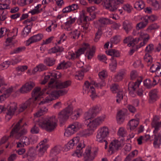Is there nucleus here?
Here are the masks:
<instances>
[{"label":"nucleus","mask_w":161,"mask_h":161,"mask_svg":"<svg viewBox=\"0 0 161 161\" xmlns=\"http://www.w3.org/2000/svg\"><path fill=\"white\" fill-rule=\"evenodd\" d=\"M123 92L122 90L117 93L116 102L117 103H120V101L123 99Z\"/></svg>","instance_id":"3c124183"},{"label":"nucleus","mask_w":161,"mask_h":161,"mask_svg":"<svg viewBox=\"0 0 161 161\" xmlns=\"http://www.w3.org/2000/svg\"><path fill=\"white\" fill-rule=\"evenodd\" d=\"M155 136L156 137L154 138L153 145L155 148H159L161 144V141L158 140L156 138L157 136Z\"/></svg>","instance_id":"680f3d73"},{"label":"nucleus","mask_w":161,"mask_h":161,"mask_svg":"<svg viewBox=\"0 0 161 161\" xmlns=\"http://www.w3.org/2000/svg\"><path fill=\"white\" fill-rule=\"evenodd\" d=\"M123 8L124 10L127 11L128 13H130L132 9L133 8L128 3L124 5Z\"/></svg>","instance_id":"4d7b16f0"},{"label":"nucleus","mask_w":161,"mask_h":161,"mask_svg":"<svg viewBox=\"0 0 161 161\" xmlns=\"http://www.w3.org/2000/svg\"><path fill=\"white\" fill-rule=\"evenodd\" d=\"M93 132L94 131L88 127L87 129L80 131V134L81 136L86 137L92 135Z\"/></svg>","instance_id":"7c9ffc66"},{"label":"nucleus","mask_w":161,"mask_h":161,"mask_svg":"<svg viewBox=\"0 0 161 161\" xmlns=\"http://www.w3.org/2000/svg\"><path fill=\"white\" fill-rule=\"evenodd\" d=\"M102 123V118L101 117H97L91 121H90L88 126L94 131L97 127L100 125Z\"/></svg>","instance_id":"f3484780"},{"label":"nucleus","mask_w":161,"mask_h":161,"mask_svg":"<svg viewBox=\"0 0 161 161\" xmlns=\"http://www.w3.org/2000/svg\"><path fill=\"white\" fill-rule=\"evenodd\" d=\"M99 79L98 80V82L96 83L95 82L92 81L89 83L87 81H86L83 86V89L85 90V93H87L91 97L92 100L94 99L97 96L94 87L91 86L92 85L94 84L97 86H100L101 88L105 85L104 79L107 76V72L105 70H103L100 72L98 74Z\"/></svg>","instance_id":"f257e3e1"},{"label":"nucleus","mask_w":161,"mask_h":161,"mask_svg":"<svg viewBox=\"0 0 161 161\" xmlns=\"http://www.w3.org/2000/svg\"><path fill=\"white\" fill-rule=\"evenodd\" d=\"M118 135L119 136L121 137H124L126 135V132L124 128H120L118 132Z\"/></svg>","instance_id":"603ef678"},{"label":"nucleus","mask_w":161,"mask_h":161,"mask_svg":"<svg viewBox=\"0 0 161 161\" xmlns=\"http://www.w3.org/2000/svg\"><path fill=\"white\" fill-rule=\"evenodd\" d=\"M95 48L94 47H93L91 50L86 53L87 57L88 59H91L95 53Z\"/></svg>","instance_id":"09e8293b"},{"label":"nucleus","mask_w":161,"mask_h":161,"mask_svg":"<svg viewBox=\"0 0 161 161\" xmlns=\"http://www.w3.org/2000/svg\"><path fill=\"white\" fill-rule=\"evenodd\" d=\"M125 73L126 71L125 69H122L120 70L117 74L115 76L114 79V81L118 82L121 80Z\"/></svg>","instance_id":"bb28decb"},{"label":"nucleus","mask_w":161,"mask_h":161,"mask_svg":"<svg viewBox=\"0 0 161 161\" xmlns=\"http://www.w3.org/2000/svg\"><path fill=\"white\" fill-rule=\"evenodd\" d=\"M23 158H26L28 161H32L34 159V156L31 155L30 152L28 153L26 155L23 156Z\"/></svg>","instance_id":"e2e57ef3"},{"label":"nucleus","mask_w":161,"mask_h":161,"mask_svg":"<svg viewBox=\"0 0 161 161\" xmlns=\"http://www.w3.org/2000/svg\"><path fill=\"white\" fill-rule=\"evenodd\" d=\"M104 7L111 12L115 11L118 8L116 0H103L102 3Z\"/></svg>","instance_id":"9d476101"},{"label":"nucleus","mask_w":161,"mask_h":161,"mask_svg":"<svg viewBox=\"0 0 161 161\" xmlns=\"http://www.w3.org/2000/svg\"><path fill=\"white\" fill-rule=\"evenodd\" d=\"M120 41L119 36H115L113 38H111L110 42L112 43L117 44Z\"/></svg>","instance_id":"13d9d810"},{"label":"nucleus","mask_w":161,"mask_h":161,"mask_svg":"<svg viewBox=\"0 0 161 161\" xmlns=\"http://www.w3.org/2000/svg\"><path fill=\"white\" fill-rule=\"evenodd\" d=\"M160 69H161V67L159 66L153 64L150 68V71L152 73L156 72L157 73H158V71H159Z\"/></svg>","instance_id":"8fccbe9b"},{"label":"nucleus","mask_w":161,"mask_h":161,"mask_svg":"<svg viewBox=\"0 0 161 161\" xmlns=\"http://www.w3.org/2000/svg\"><path fill=\"white\" fill-rule=\"evenodd\" d=\"M17 109V103L13 102L11 103L6 108V114L5 117L6 119L9 120L14 114L16 110Z\"/></svg>","instance_id":"9b49d317"},{"label":"nucleus","mask_w":161,"mask_h":161,"mask_svg":"<svg viewBox=\"0 0 161 161\" xmlns=\"http://www.w3.org/2000/svg\"><path fill=\"white\" fill-rule=\"evenodd\" d=\"M71 65V64L69 62H66L64 61L60 63L57 66L56 68L57 69H64L69 67Z\"/></svg>","instance_id":"473e14b6"},{"label":"nucleus","mask_w":161,"mask_h":161,"mask_svg":"<svg viewBox=\"0 0 161 161\" xmlns=\"http://www.w3.org/2000/svg\"><path fill=\"white\" fill-rule=\"evenodd\" d=\"M39 129L36 125H34L31 129L30 132L33 134H36L39 133Z\"/></svg>","instance_id":"052dcab7"},{"label":"nucleus","mask_w":161,"mask_h":161,"mask_svg":"<svg viewBox=\"0 0 161 161\" xmlns=\"http://www.w3.org/2000/svg\"><path fill=\"white\" fill-rule=\"evenodd\" d=\"M121 146V143L120 141L118 140H113L109 145V152H111V153L113 154L118 151Z\"/></svg>","instance_id":"dca6fc26"},{"label":"nucleus","mask_w":161,"mask_h":161,"mask_svg":"<svg viewBox=\"0 0 161 161\" xmlns=\"http://www.w3.org/2000/svg\"><path fill=\"white\" fill-rule=\"evenodd\" d=\"M106 53L108 55L111 56V57L116 58L120 56L119 52L117 50L115 49H111L109 51H106Z\"/></svg>","instance_id":"e433bc0d"},{"label":"nucleus","mask_w":161,"mask_h":161,"mask_svg":"<svg viewBox=\"0 0 161 161\" xmlns=\"http://www.w3.org/2000/svg\"><path fill=\"white\" fill-rule=\"evenodd\" d=\"M82 109H76L73 112L72 111V113L71 118L73 119H76L81 115L82 113Z\"/></svg>","instance_id":"72a5a7b5"},{"label":"nucleus","mask_w":161,"mask_h":161,"mask_svg":"<svg viewBox=\"0 0 161 161\" xmlns=\"http://www.w3.org/2000/svg\"><path fill=\"white\" fill-rule=\"evenodd\" d=\"M84 73L82 71H79L75 76L76 78L79 80H82L83 77Z\"/></svg>","instance_id":"338daca9"},{"label":"nucleus","mask_w":161,"mask_h":161,"mask_svg":"<svg viewBox=\"0 0 161 161\" xmlns=\"http://www.w3.org/2000/svg\"><path fill=\"white\" fill-rule=\"evenodd\" d=\"M159 119V117L158 116H155L152 122V126L154 128L153 131V133H157L160 128H161V121H158Z\"/></svg>","instance_id":"6ab92c4d"},{"label":"nucleus","mask_w":161,"mask_h":161,"mask_svg":"<svg viewBox=\"0 0 161 161\" xmlns=\"http://www.w3.org/2000/svg\"><path fill=\"white\" fill-rule=\"evenodd\" d=\"M53 98H47L45 100L41 101L39 103V109L37 112L34 114L35 117H38L45 114L47 111V109L46 106L47 105V103L49 101H51Z\"/></svg>","instance_id":"0eeeda50"},{"label":"nucleus","mask_w":161,"mask_h":161,"mask_svg":"<svg viewBox=\"0 0 161 161\" xmlns=\"http://www.w3.org/2000/svg\"><path fill=\"white\" fill-rule=\"evenodd\" d=\"M139 122L138 120L132 119L130 120L127 125L128 130L130 129V130L134 129L138 125Z\"/></svg>","instance_id":"a878e982"},{"label":"nucleus","mask_w":161,"mask_h":161,"mask_svg":"<svg viewBox=\"0 0 161 161\" xmlns=\"http://www.w3.org/2000/svg\"><path fill=\"white\" fill-rule=\"evenodd\" d=\"M157 90L154 89L151 90L149 93L150 100V102L152 103L155 101L158 98Z\"/></svg>","instance_id":"393cba45"},{"label":"nucleus","mask_w":161,"mask_h":161,"mask_svg":"<svg viewBox=\"0 0 161 161\" xmlns=\"http://www.w3.org/2000/svg\"><path fill=\"white\" fill-rule=\"evenodd\" d=\"M61 149L62 147L59 145L55 147L51 150L50 153V156L52 157L56 156L60 152Z\"/></svg>","instance_id":"cd10ccee"},{"label":"nucleus","mask_w":161,"mask_h":161,"mask_svg":"<svg viewBox=\"0 0 161 161\" xmlns=\"http://www.w3.org/2000/svg\"><path fill=\"white\" fill-rule=\"evenodd\" d=\"M42 95L41 92V88L39 87H36L33 90L31 93L32 97L34 99V103L36 100H39L40 98H41V96Z\"/></svg>","instance_id":"a211bd4d"},{"label":"nucleus","mask_w":161,"mask_h":161,"mask_svg":"<svg viewBox=\"0 0 161 161\" xmlns=\"http://www.w3.org/2000/svg\"><path fill=\"white\" fill-rule=\"evenodd\" d=\"M57 120L55 116L49 118H42L39 119V126L47 131L51 132L53 131L57 125Z\"/></svg>","instance_id":"f03ea898"},{"label":"nucleus","mask_w":161,"mask_h":161,"mask_svg":"<svg viewBox=\"0 0 161 161\" xmlns=\"http://www.w3.org/2000/svg\"><path fill=\"white\" fill-rule=\"evenodd\" d=\"M98 21L102 25H108L111 23L110 20L105 18H100L98 19Z\"/></svg>","instance_id":"49530a36"},{"label":"nucleus","mask_w":161,"mask_h":161,"mask_svg":"<svg viewBox=\"0 0 161 161\" xmlns=\"http://www.w3.org/2000/svg\"><path fill=\"white\" fill-rule=\"evenodd\" d=\"M25 49V47H18L15 48L12 51L11 53V54L13 53H18L22 51H24Z\"/></svg>","instance_id":"864d4df0"},{"label":"nucleus","mask_w":161,"mask_h":161,"mask_svg":"<svg viewBox=\"0 0 161 161\" xmlns=\"http://www.w3.org/2000/svg\"><path fill=\"white\" fill-rule=\"evenodd\" d=\"M143 21L137 24V28L138 29H140L145 27L147 25L148 23V20L147 19L146 17L143 18Z\"/></svg>","instance_id":"4c0bfd02"},{"label":"nucleus","mask_w":161,"mask_h":161,"mask_svg":"<svg viewBox=\"0 0 161 161\" xmlns=\"http://www.w3.org/2000/svg\"><path fill=\"white\" fill-rule=\"evenodd\" d=\"M31 26L30 25H26L23 29L21 33L23 37H25L27 36L31 32Z\"/></svg>","instance_id":"a19ab883"},{"label":"nucleus","mask_w":161,"mask_h":161,"mask_svg":"<svg viewBox=\"0 0 161 161\" xmlns=\"http://www.w3.org/2000/svg\"><path fill=\"white\" fill-rule=\"evenodd\" d=\"M27 132H26L25 134L22 135L19 137H17V134H18V132L14 133L13 135H12L11 136H14V137L16 139H20V141L22 143L26 146H27L30 144V142L29 138H27L26 136H25V135Z\"/></svg>","instance_id":"aec40b11"},{"label":"nucleus","mask_w":161,"mask_h":161,"mask_svg":"<svg viewBox=\"0 0 161 161\" xmlns=\"http://www.w3.org/2000/svg\"><path fill=\"white\" fill-rule=\"evenodd\" d=\"M55 60L53 58L47 57L44 60V63L47 65L50 66H52L55 64Z\"/></svg>","instance_id":"c9c22d12"},{"label":"nucleus","mask_w":161,"mask_h":161,"mask_svg":"<svg viewBox=\"0 0 161 161\" xmlns=\"http://www.w3.org/2000/svg\"><path fill=\"white\" fill-rule=\"evenodd\" d=\"M123 28L127 33L132 28V23L127 20H125L123 22Z\"/></svg>","instance_id":"c756f323"},{"label":"nucleus","mask_w":161,"mask_h":161,"mask_svg":"<svg viewBox=\"0 0 161 161\" xmlns=\"http://www.w3.org/2000/svg\"><path fill=\"white\" fill-rule=\"evenodd\" d=\"M140 39V37L135 38V39H134L131 36V40H130V42L128 44V46L129 47L134 46L135 44L138 43Z\"/></svg>","instance_id":"de8ad7c7"},{"label":"nucleus","mask_w":161,"mask_h":161,"mask_svg":"<svg viewBox=\"0 0 161 161\" xmlns=\"http://www.w3.org/2000/svg\"><path fill=\"white\" fill-rule=\"evenodd\" d=\"M17 109V103L13 102L11 103L6 108V114L5 117L6 119L9 120L14 114L16 110Z\"/></svg>","instance_id":"f8f14e48"},{"label":"nucleus","mask_w":161,"mask_h":161,"mask_svg":"<svg viewBox=\"0 0 161 161\" xmlns=\"http://www.w3.org/2000/svg\"><path fill=\"white\" fill-rule=\"evenodd\" d=\"M141 81L137 80L135 83L130 82L128 85V89L129 94L133 97H134L137 94V89L139 87Z\"/></svg>","instance_id":"ddd939ff"},{"label":"nucleus","mask_w":161,"mask_h":161,"mask_svg":"<svg viewBox=\"0 0 161 161\" xmlns=\"http://www.w3.org/2000/svg\"><path fill=\"white\" fill-rule=\"evenodd\" d=\"M36 147H39L38 155L40 157H41L43 155L44 153L46 151L48 148V147L47 145H37Z\"/></svg>","instance_id":"ea45409f"},{"label":"nucleus","mask_w":161,"mask_h":161,"mask_svg":"<svg viewBox=\"0 0 161 161\" xmlns=\"http://www.w3.org/2000/svg\"><path fill=\"white\" fill-rule=\"evenodd\" d=\"M102 27V25L99 26L98 28V30L95 34V37L94 40L96 42L98 41L102 35L103 32L101 28Z\"/></svg>","instance_id":"a18cd8bd"},{"label":"nucleus","mask_w":161,"mask_h":161,"mask_svg":"<svg viewBox=\"0 0 161 161\" xmlns=\"http://www.w3.org/2000/svg\"><path fill=\"white\" fill-rule=\"evenodd\" d=\"M140 40L143 39V42L140 43L139 47L143 46L146 44L148 42L149 39V36L148 35L142 33L140 35Z\"/></svg>","instance_id":"2f4dec72"},{"label":"nucleus","mask_w":161,"mask_h":161,"mask_svg":"<svg viewBox=\"0 0 161 161\" xmlns=\"http://www.w3.org/2000/svg\"><path fill=\"white\" fill-rule=\"evenodd\" d=\"M85 147L83 144V146L81 144H79L76 147V150L75 151V154L78 157H79L81 156L83 153L82 149Z\"/></svg>","instance_id":"58836bf2"},{"label":"nucleus","mask_w":161,"mask_h":161,"mask_svg":"<svg viewBox=\"0 0 161 161\" xmlns=\"http://www.w3.org/2000/svg\"><path fill=\"white\" fill-rule=\"evenodd\" d=\"M84 45L86 47H83L82 48H81L79 49L77 51H76V57H78L79 58L80 56L84 53L85 50L87 48V47L89 46V45L88 43H84Z\"/></svg>","instance_id":"f704fd0d"},{"label":"nucleus","mask_w":161,"mask_h":161,"mask_svg":"<svg viewBox=\"0 0 161 161\" xmlns=\"http://www.w3.org/2000/svg\"><path fill=\"white\" fill-rule=\"evenodd\" d=\"M48 88L47 89V91L46 92V93L49 94V96L50 97H58L59 95V93L58 91L53 90L51 92H48V90H49V89L50 88H53V87H49L48 86Z\"/></svg>","instance_id":"79ce46f5"},{"label":"nucleus","mask_w":161,"mask_h":161,"mask_svg":"<svg viewBox=\"0 0 161 161\" xmlns=\"http://www.w3.org/2000/svg\"><path fill=\"white\" fill-rule=\"evenodd\" d=\"M145 6L144 2L142 1H140L136 2L134 5V8L139 10L143 8Z\"/></svg>","instance_id":"37998d69"},{"label":"nucleus","mask_w":161,"mask_h":161,"mask_svg":"<svg viewBox=\"0 0 161 161\" xmlns=\"http://www.w3.org/2000/svg\"><path fill=\"white\" fill-rule=\"evenodd\" d=\"M125 115V112L123 111L120 110L118 113L117 116V119L119 124H121L124 122Z\"/></svg>","instance_id":"c85d7f7f"},{"label":"nucleus","mask_w":161,"mask_h":161,"mask_svg":"<svg viewBox=\"0 0 161 161\" xmlns=\"http://www.w3.org/2000/svg\"><path fill=\"white\" fill-rule=\"evenodd\" d=\"M10 64V62L9 61L3 62L0 65V70H3L4 69L7 68Z\"/></svg>","instance_id":"5fc2aeb1"},{"label":"nucleus","mask_w":161,"mask_h":161,"mask_svg":"<svg viewBox=\"0 0 161 161\" xmlns=\"http://www.w3.org/2000/svg\"><path fill=\"white\" fill-rule=\"evenodd\" d=\"M13 87L11 86L9 87L5 91H4L3 94L4 95L7 96H9L11 93L13 92Z\"/></svg>","instance_id":"0e129e2a"},{"label":"nucleus","mask_w":161,"mask_h":161,"mask_svg":"<svg viewBox=\"0 0 161 161\" xmlns=\"http://www.w3.org/2000/svg\"><path fill=\"white\" fill-rule=\"evenodd\" d=\"M34 102V99L30 98L26 101L24 103L21 104L19 105V112H22L24 111L27 108L30 107L31 104Z\"/></svg>","instance_id":"5701e85b"},{"label":"nucleus","mask_w":161,"mask_h":161,"mask_svg":"<svg viewBox=\"0 0 161 161\" xmlns=\"http://www.w3.org/2000/svg\"><path fill=\"white\" fill-rule=\"evenodd\" d=\"M22 119H20L14 126L10 132L9 136L11 137L14 133L18 132L17 136V137H19L27 132V124L25 123L22 125Z\"/></svg>","instance_id":"20e7f679"},{"label":"nucleus","mask_w":161,"mask_h":161,"mask_svg":"<svg viewBox=\"0 0 161 161\" xmlns=\"http://www.w3.org/2000/svg\"><path fill=\"white\" fill-rule=\"evenodd\" d=\"M81 124L78 122H75L69 125L64 133L65 136L69 137L81 128Z\"/></svg>","instance_id":"6e6552de"},{"label":"nucleus","mask_w":161,"mask_h":161,"mask_svg":"<svg viewBox=\"0 0 161 161\" xmlns=\"http://www.w3.org/2000/svg\"><path fill=\"white\" fill-rule=\"evenodd\" d=\"M144 86L147 88H150L153 86L151 80L149 79H146L144 81Z\"/></svg>","instance_id":"6e6d98bb"},{"label":"nucleus","mask_w":161,"mask_h":161,"mask_svg":"<svg viewBox=\"0 0 161 161\" xmlns=\"http://www.w3.org/2000/svg\"><path fill=\"white\" fill-rule=\"evenodd\" d=\"M138 76V74L137 71L135 70L132 71L130 73V79L133 80L136 78Z\"/></svg>","instance_id":"69168bd1"},{"label":"nucleus","mask_w":161,"mask_h":161,"mask_svg":"<svg viewBox=\"0 0 161 161\" xmlns=\"http://www.w3.org/2000/svg\"><path fill=\"white\" fill-rule=\"evenodd\" d=\"M17 156L16 154H11L8 158V161H14L16 159Z\"/></svg>","instance_id":"774afa93"},{"label":"nucleus","mask_w":161,"mask_h":161,"mask_svg":"<svg viewBox=\"0 0 161 161\" xmlns=\"http://www.w3.org/2000/svg\"><path fill=\"white\" fill-rule=\"evenodd\" d=\"M108 130L107 128L104 127L99 129L97 131V135L96 136V141L101 143L104 142L105 148H107V141L105 138L107 136L108 134Z\"/></svg>","instance_id":"39448f33"},{"label":"nucleus","mask_w":161,"mask_h":161,"mask_svg":"<svg viewBox=\"0 0 161 161\" xmlns=\"http://www.w3.org/2000/svg\"><path fill=\"white\" fill-rule=\"evenodd\" d=\"M35 83L32 81L26 83L20 89V92L22 93H27L29 92L35 86Z\"/></svg>","instance_id":"2eb2a0df"},{"label":"nucleus","mask_w":161,"mask_h":161,"mask_svg":"<svg viewBox=\"0 0 161 161\" xmlns=\"http://www.w3.org/2000/svg\"><path fill=\"white\" fill-rule=\"evenodd\" d=\"M110 89L114 93H117L122 90L120 89L119 86L117 84H112L110 86Z\"/></svg>","instance_id":"c03bdc74"},{"label":"nucleus","mask_w":161,"mask_h":161,"mask_svg":"<svg viewBox=\"0 0 161 161\" xmlns=\"http://www.w3.org/2000/svg\"><path fill=\"white\" fill-rule=\"evenodd\" d=\"M154 49V45L152 44H149L145 49V51L147 53H146L144 58L145 61L147 63L148 66L153 61V58L149 53H151Z\"/></svg>","instance_id":"4468645a"},{"label":"nucleus","mask_w":161,"mask_h":161,"mask_svg":"<svg viewBox=\"0 0 161 161\" xmlns=\"http://www.w3.org/2000/svg\"><path fill=\"white\" fill-rule=\"evenodd\" d=\"M43 37L41 34H38L30 37L27 41V43L28 45L32 43L36 42L41 40Z\"/></svg>","instance_id":"4be33fe9"},{"label":"nucleus","mask_w":161,"mask_h":161,"mask_svg":"<svg viewBox=\"0 0 161 161\" xmlns=\"http://www.w3.org/2000/svg\"><path fill=\"white\" fill-rule=\"evenodd\" d=\"M69 34H72L71 37L74 39H75L76 37L77 38H78L80 35L79 32L76 30L73 32H71L69 33Z\"/></svg>","instance_id":"bf43d9fd"},{"label":"nucleus","mask_w":161,"mask_h":161,"mask_svg":"<svg viewBox=\"0 0 161 161\" xmlns=\"http://www.w3.org/2000/svg\"><path fill=\"white\" fill-rule=\"evenodd\" d=\"M91 149L90 147L87 148L86 150L84 156L85 161H92L94 158V156L91 153Z\"/></svg>","instance_id":"b1692460"},{"label":"nucleus","mask_w":161,"mask_h":161,"mask_svg":"<svg viewBox=\"0 0 161 161\" xmlns=\"http://www.w3.org/2000/svg\"><path fill=\"white\" fill-rule=\"evenodd\" d=\"M79 141V138L78 137L74 138L65 146V150L68 151L71 148H73V147L75 145H76Z\"/></svg>","instance_id":"412c9836"},{"label":"nucleus","mask_w":161,"mask_h":161,"mask_svg":"<svg viewBox=\"0 0 161 161\" xmlns=\"http://www.w3.org/2000/svg\"><path fill=\"white\" fill-rule=\"evenodd\" d=\"M51 78L50 81L49 82V87H53L56 89H63L66 88L70 85L71 81L67 80L63 82H58L54 83L55 79H58L61 77L60 75H57L56 73H52L51 74Z\"/></svg>","instance_id":"7ed1b4c3"},{"label":"nucleus","mask_w":161,"mask_h":161,"mask_svg":"<svg viewBox=\"0 0 161 161\" xmlns=\"http://www.w3.org/2000/svg\"><path fill=\"white\" fill-rule=\"evenodd\" d=\"M100 111L99 108L97 106H93L89 109L84 114V118L85 120L91 119L95 117Z\"/></svg>","instance_id":"1a4fd4ad"},{"label":"nucleus","mask_w":161,"mask_h":161,"mask_svg":"<svg viewBox=\"0 0 161 161\" xmlns=\"http://www.w3.org/2000/svg\"><path fill=\"white\" fill-rule=\"evenodd\" d=\"M73 107L72 105H69L64 109L58 113V119L61 123L66 121L72 113Z\"/></svg>","instance_id":"423d86ee"}]
</instances>
